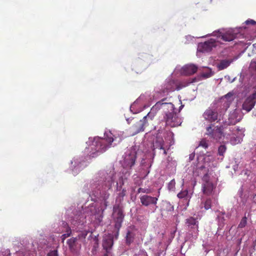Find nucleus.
Instances as JSON below:
<instances>
[{
  "label": "nucleus",
  "instance_id": "nucleus-1",
  "mask_svg": "<svg viewBox=\"0 0 256 256\" xmlns=\"http://www.w3.org/2000/svg\"><path fill=\"white\" fill-rule=\"evenodd\" d=\"M114 140V135L110 132H106L104 138H90L88 149L90 150V156L94 158L106 152L112 146Z\"/></svg>",
  "mask_w": 256,
  "mask_h": 256
},
{
  "label": "nucleus",
  "instance_id": "nucleus-2",
  "mask_svg": "<svg viewBox=\"0 0 256 256\" xmlns=\"http://www.w3.org/2000/svg\"><path fill=\"white\" fill-rule=\"evenodd\" d=\"M224 106H218L214 108H208L202 114L204 119L210 122H220L222 118V116L226 112Z\"/></svg>",
  "mask_w": 256,
  "mask_h": 256
},
{
  "label": "nucleus",
  "instance_id": "nucleus-3",
  "mask_svg": "<svg viewBox=\"0 0 256 256\" xmlns=\"http://www.w3.org/2000/svg\"><path fill=\"white\" fill-rule=\"evenodd\" d=\"M201 216L199 214H195L193 216H190L186 220L185 224L188 235L193 240H196L198 234V220Z\"/></svg>",
  "mask_w": 256,
  "mask_h": 256
},
{
  "label": "nucleus",
  "instance_id": "nucleus-4",
  "mask_svg": "<svg viewBox=\"0 0 256 256\" xmlns=\"http://www.w3.org/2000/svg\"><path fill=\"white\" fill-rule=\"evenodd\" d=\"M154 116V114L150 112L143 118L142 120H140L134 124L132 127V135L134 136L141 132L144 131L145 128L152 123Z\"/></svg>",
  "mask_w": 256,
  "mask_h": 256
},
{
  "label": "nucleus",
  "instance_id": "nucleus-5",
  "mask_svg": "<svg viewBox=\"0 0 256 256\" xmlns=\"http://www.w3.org/2000/svg\"><path fill=\"white\" fill-rule=\"evenodd\" d=\"M172 106H173L171 103H170ZM172 108H173L172 107ZM163 120L165 122V124L163 126V128L166 126H169L170 127H175L178 126L180 124V120L178 116H176V114L174 112V108L172 109L171 112H166L164 116Z\"/></svg>",
  "mask_w": 256,
  "mask_h": 256
},
{
  "label": "nucleus",
  "instance_id": "nucleus-6",
  "mask_svg": "<svg viewBox=\"0 0 256 256\" xmlns=\"http://www.w3.org/2000/svg\"><path fill=\"white\" fill-rule=\"evenodd\" d=\"M206 134L210 136V138L219 140L224 136L223 127L214 126V124H210L206 128Z\"/></svg>",
  "mask_w": 256,
  "mask_h": 256
},
{
  "label": "nucleus",
  "instance_id": "nucleus-7",
  "mask_svg": "<svg viewBox=\"0 0 256 256\" xmlns=\"http://www.w3.org/2000/svg\"><path fill=\"white\" fill-rule=\"evenodd\" d=\"M238 34L235 32L234 30L230 29L226 30H218L214 32L212 36H216L224 42H230L238 37Z\"/></svg>",
  "mask_w": 256,
  "mask_h": 256
},
{
  "label": "nucleus",
  "instance_id": "nucleus-8",
  "mask_svg": "<svg viewBox=\"0 0 256 256\" xmlns=\"http://www.w3.org/2000/svg\"><path fill=\"white\" fill-rule=\"evenodd\" d=\"M124 214L122 209H113L112 214V220L114 223V227L116 230V234H118L123 222Z\"/></svg>",
  "mask_w": 256,
  "mask_h": 256
},
{
  "label": "nucleus",
  "instance_id": "nucleus-9",
  "mask_svg": "<svg viewBox=\"0 0 256 256\" xmlns=\"http://www.w3.org/2000/svg\"><path fill=\"white\" fill-rule=\"evenodd\" d=\"M219 44L220 42L218 41L210 38L204 42L199 44L198 48L199 50L202 52H210L214 48L217 46Z\"/></svg>",
  "mask_w": 256,
  "mask_h": 256
},
{
  "label": "nucleus",
  "instance_id": "nucleus-10",
  "mask_svg": "<svg viewBox=\"0 0 256 256\" xmlns=\"http://www.w3.org/2000/svg\"><path fill=\"white\" fill-rule=\"evenodd\" d=\"M56 230L58 233L59 234L64 233L61 236V238L62 242H64L66 238L70 236L72 232L69 226L68 223L64 221H62L60 223V225Z\"/></svg>",
  "mask_w": 256,
  "mask_h": 256
},
{
  "label": "nucleus",
  "instance_id": "nucleus-11",
  "mask_svg": "<svg viewBox=\"0 0 256 256\" xmlns=\"http://www.w3.org/2000/svg\"><path fill=\"white\" fill-rule=\"evenodd\" d=\"M256 102V88L254 92L246 98L242 104V108L247 112H250L254 107Z\"/></svg>",
  "mask_w": 256,
  "mask_h": 256
},
{
  "label": "nucleus",
  "instance_id": "nucleus-12",
  "mask_svg": "<svg viewBox=\"0 0 256 256\" xmlns=\"http://www.w3.org/2000/svg\"><path fill=\"white\" fill-rule=\"evenodd\" d=\"M170 147L165 146L164 142L162 137H156L153 144L152 150L154 152L156 149L163 150V153L164 156L167 154V151L169 150Z\"/></svg>",
  "mask_w": 256,
  "mask_h": 256
},
{
  "label": "nucleus",
  "instance_id": "nucleus-13",
  "mask_svg": "<svg viewBox=\"0 0 256 256\" xmlns=\"http://www.w3.org/2000/svg\"><path fill=\"white\" fill-rule=\"evenodd\" d=\"M202 180L204 181L202 184V190L204 193L207 195L210 194L215 186L212 182L208 180L207 176H204L203 177Z\"/></svg>",
  "mask_w": 256,
  "mask_h": 256
},
{
  "label": "nucleus",
  "instance_id": "nucleus-14",
  "mask_svg": "<svg viewBox=\"0 0 256 256\" xmlns=\"http://www.w3.org/2000/svg\"><path fill=\"white\" fill-rule=\"evenodd\" d=\"M78 238H72L67 240L69 248L72 252L77 253L80 248L81 244L77 242Z\"/></svg>",
  "mask_w": 256,
  "mask_h": 256
},
{
  "label": "nucleus",
  "instance_id": "nucleus-15",
  "mask_svg": "<svg viewBox=\"0 0 256 256\" xmlns=\"http://www.w3.org/2000/svg\"><path fill=\"white\" fill-rule=\"evenodd\" d=\"M136 158V152L132 150L124 158V162L127 166L132 168L134 164Z\"/></svg>",
  "mask_w": 256,
  "mask_h": 256
},
{
  "label": "nucleus",
  "instance_id": "nucleus-16",
  "mask_svg": "<svg viewBox=\"0 0 256 256\" xmlns=\"http://www.w3.org/2000/svg\"><path fill=\"white\" fill-rule=\"evenodd\" d=\"M158 198L156 197H152L147 195H144L140 198V202L142 204L145 206H148L150 204H156Z\"/></svg>",
  "mask_w": 256,
  "mask_h": 256
},
{
  "label": "nucleus",
  "instance_id": "nucleus-17",
  "mask_svg": "<svg viewBox=\"0 0 256 256\" xmlns=\"http://www.w3.org/2000/svg\"><path fill=\"white\" fill-rule=\"evenodd\" d=\"M198 70V66L194 64H189L182 68V72L186 75H192Z\"/></svg>",
  "mask_w": 256,
  "mask_h": 256
},
{
  "label": "nucleus",
  "instance_id": "nucleus-18",
  "mask_svg": "<svg viewBox=\"0 0 256 256\" xmlns=\"http://www.w3.org/2000/svg\"><path fill=\"white\" fill-rule=\"evenodd\" d=\"M113 175V174H112L108 176L106 178V180L102 186L104 190H108L111 188L112 185L114 182Z\"/></svg>",
  "mask_w": 256,
  "mask_h": 256
},
{
  "label": "nucleus",
  "instance_id": "nucleus-19",
  "mask_svg": "<svg viewBox=\"0 0 256 256\" xmlns=\"http://www.w3.org/2000/svg\"><path fill=\"white\" fill-rule=\"evenodd\" d=\"M232 62V59L221 60L218 64V70H222L227 68Z\"/></svg>",
  "mask_w": 256,
  "mask_h": 256
},
{
  "label": "nucleus",
  "instance_id": "nucleus-20",
  "mask_svg": "<svg viewBox=\"0 0 256 256\" xmlns=\"http://www.w3.org/2000/svg\"><path fill=\"white\" fill-rule=\"evenodd\" d=\"M218 202L216 199L214 198H207L204 202V208H211L212 207H216Z\"/></svg>",
  "mask_w": 256,
  "mask_h": 256
},
{
  "label": "nucleus",
  "instance_id": "nucleus-21",
  "mask_svg": "<svg viewBox=\"0 0 256 256\" xmlns=\"http://www.w3.org/2000/svg\"><path fill=\"white\" fill-rule=\"evenodd\" d=\"M112 245L113 239L111 236L104 238L102 242V246L104 249L107 250L111 248Z\"/></svg>",
  "mask_w": 256,
  "mask_h": 256
},
{
  "label": "nucleus",
  "instance_id": "nucleus-22",
  "mask_svg": "<svg viewBox=\"0 0 256 256\" xmlns=\"http://www.w3.org/2000/svg\"><path fill=\"white\" fill-rule=\"evenodd\" d=\"M188 191L187 190H184L183 191H181L180 192L177 196L179 198H183L184 200L186 202V206H188Z\"/></svg>",
  "mask_w": 256,
  "mask_h": 256
},
{
  "label": "nucleus",
  "instance_id": "nucleus-23",
  "mask_svg": "<svg viewBox=\"0 0 256 256\" xmlns=\"http://www.w3.org/2000/svg\"><path fill=\"white\" fill-rule=\"evenodd\" d=\"M104 209H98L96 213L94 214V218L97 220L98 223H100L102 221L103 218L102 214Z\"/></svg>",
  "mask_w": 256,
  "mask_h": 256
},
{
  "label": "nucleus",
  "instance_id": "nucleus-24",
  "mask_svg": "<svg viewBox=\"0 0 256 256\" xmlns=\"http://www.w3.org/2000/svg\"><path fill=\"white\" fill-rule=\"evenodd\" d=\"M247 224V218L246 216L242 218L238 226V228H242L246 226Z\"/></svg>",
  "mask_w": 256,
  "mask_h": 256
},
{
  "label": "nucleus",
  "instance_id": "nucleus-25",
  "mask_svg": "<svg viewBox=\"0 0 256 256\" xmlns=\"http://www.w3.org/2000/svg\"><path fill=\"white\" fill-rule=\"evenodd\" d=\"M226 150V147L225 145H220L218 148V154L220 156H224V154Z\"/></svg>",
  "mask_w": 256,
  "mask_h": 256
},
{
  "label": "nucleus",
  "instance_id": "nucleus-26",
  "mask_svg": "<svg viewBox=\"0 0 256 256\" xmlns=\"http://www.w3.org/2000/svg\"><path fill=\"white\" fill-rule=\"evenodd\" d=\"M216 212L218 218L219 220L220 221L221 220L222 222H223V221L224 220V216L226 215L225 212L222 211L220 212V210H217Z\"/></svg>",
  "mask_w": 256,
  "mask_h": 256
},
{
  "label": "nucleus",
  "instance_id": "nucleus-27",
  "mask_svg": "<svg viewBox=\"0 0 256 256\" xmlns=\"http://www.w3.org/2000/svg\"><path fill=\"white\" fill-rule=\"evenodd\" d=\"M133 235L132 232H128L126 234V243L130 244L133 241Z\"/></svg>",
  "mask_w": 256,
  "mask_h": 256
},
{
  "label": "nucleus",
  "instance_id": "nucleus-28",
  "mask_svg": "<svg viewBox=\"0 0 256 256\" xmlns=\"http://www.w3.org/2000/svg\"><path fill=\"white\" fill-rule=\"evenodd\" d=\"M249 68L250 70H254L256 72V58H253L252 60Z\"/></svg>",
  "mask_w": 256,
  "mask_h": 256
},
{
  "label": "nucleus",
  "instance_id": "nucleus-29",
  "mask_svg": "<svg viewBox=\"0 0 256 256\" xmlns=\"http://www.w3.org/2000/svg\"><path fill=\"white\" fill-rule=\"evenodd\" d=\"M199 146L206 149L208 148V144L205 139H202L200 142Z\"/></svg>",
  "mask_w": 256,
  "mask_h": 256
},
{
  "label": "nucleus",
  "instance_id": "nucleus-30",
  "mask_svg": "<svg viewBox=\"0 0 256 256\" xmlns=\"http://www.w3.org/2000/svg\"><path fill=\"white\" fill-rule=\"evenodd\" d=\"M151 192V190L149 188H140L138 190V193H146L150 194Z\"/></svg>",
  "mask_w": 256,
  "mask_h": 256
},
{
  "label": "nucleus",
  "instance_id": "nucleus-31",
  "mask_svg": "<svg viewBox=\"0 0 256 256\" xmlns=\"http://www.w3.org/2000/svg\"><path fill=\"white\" fill-rule=\"evenodd\" d=\"M175 185H176V182H175V180L174 179H173L168 183V188L170 190H173L175 187Z\"/></svg>",
  "mask_w": 256,
  "mask_h": 256
},
{
  "label": "nucleus",
  "instance_id": "nucleus-32",
  "mask_svg": "<svg viewBox=\"0 0 256 256\" xmlns=\"http://www.w3.org/2000/svg\"><path fill=\"white\" fill-rule=\"evenodd\" d=\"M46 256H58V250H51L46 254Z\"/></svg>",
  "mask_w": 256,
  "mask_h": 256
},
{
  "label": "nucleus",
  "instance_id": "nucleus-33",
  "mask_svg": "<svg viewBox=\"0 0 256 256\" xmlns=\"http://www.w3.org/2000/svg\"><path fill=\"white\" fill-rule=\"evenodd\" d=\"M88 234L87 232H82L80 234H78V238L80 239V238H85Z\"/></svg>",
  "mask_w": 256,
  "mask_h": 256
},
{
  "label": "nucleus",
  "instance_id": "nucleus-34",
  "mask_svg": "<svg viewBox=\"0 0 256 256\" xmlns=\"http://www.w3.org/2000/svg\"><path fill=\"white\" fill-rule=\"evenodd\" d=\"M0 254L2 256H10V250H6L2 252V254Z\"/></svg>",
  "mask_w": 256,
  "mask_h": 256
},
{
  "label": "nucleus",
  "instance_id": "nucleus-35",
  "mask_svg": "<svg viewBox=\"0 0 256 256\" xmlns=\"http://www.w3.org/2000/svg\"><path fill=\"white\" fill-rule=\"evenodd\" d=\"M245 22L246 24L256 25V22L252 20H248Z\"/></svg>",
  "mask_w": 256,
  "mask_h": 256
},
{
  "label": "nucleus",
  "instance_id": "nucleus-36",
  "mask_svg": "<svg viewBox=\"0 0 256 256\" xmlns=\"http://www.w3.org/2000/svg\"><path fill=\"white\" fill-rule=\"evenodd\" d=\"M202 76L204 78H209V77H210L211 76V74H210V72H203V73L202 74Z\"/></svg>",
  "mask_w": 256,
  "mask_h": 256
},
{
  "label": "nucleus",
  "instance_id": "nucleus-37",
  "mask_svg": "<svg viewBox=\"0 0 256 256\" xmlns=\"http://www.w3.org/2000/svg\"><path fill=\"white\" fill-rule=\"evenodd\" d=\"M126 194V190L123 189L122 191L119 194V196L120 197H124Z\"/></svg>",
  "mask_w": 256,
  "mask_h": 256
},
{
  "label": "nucleus",
  "instance_id": "nucleus-38",
  "mask_svg": "<svg viewBox=\"0 0 256 256\" xmlns=\"http://www.w3.org/2000/svg\"><path fill=\"white\" fill-rule=\"evenodd\" d=\"M165 100H166V98H163L162 100L161 101L158 102H156V104L155 105V106H160V105L164 104V103H162V102H164Z\"/></svg>",
  "mask_w": 256,
  "mask_h": 256
},
{
  "label": "nucleus",
  "instance_id": "nucleus-39",
  "mask_svg": "<svg viewBox=\"0 0 256 256\" xmlns=\"http://www.w3.org/2000/svg\"><path fill=\"white\" fill-rule=\"evenodd\" d=\"M139 256H148L146 252L142 251L139 254Z\"/></svg>",
  "mask_w": 256,
  "mask_h": 256
},
{
  "label": "nucleus",
  "instance_id": "nucleus-40",
  "mask_svg": "<svg viewBox=\"0 0 256 256\" xmlns=\"http://www.w3.org/2000/svg\"><path fill=\"white\" fill-rule=\"evenodd\" d=\"M165 89H166V90H163L164 92H168L170 89V88L169 86H166V87Z\"/></svg>",
  "mask_w": 256,
  "mask_h": 256
},
{
  "label": "nucleus",
  "instance_id": "nucleus-41",
  "mask_svg": "<svg viewBox=\"0 0 256 256\" xmlns=\"http://www.w3.org/2000/svg\"><path fill=\"white\" fill-rule=\"evenodd\" d=\"M79 163H80V164H78V166H78V168H79V170H80L82 169V168H81V167H82V166H80V164H81V162H80Z\"/></svg>",
  "mask_w": 256,
  "mask_h": 256
},
{
  "label": "nucleus",
  "instance_id": "nucleus-42",
  "mask_svg": "<svg viewBox=\"0 0 256 256\" xmlns=\"http://www.w3.org/2000/svg\"><path fill=\"white\" fill-rule=\"evenodd\" d=\"M196 82L195 79H194L192 82Z\"/></svg>",
  "mask_w": 256,
  "mask_h": 256
},
{
  "label": "nucleus",
  "instance_id": "nucleus-43",
  "mask_svg": "<svg viewBox=\"0 0 256 256\" xmlns=\"http://www.w3.org/2000/svg\"><path fill=\"white\" fill-rule=\"evenodd\" d=\"M255 26H256V25H255Z\"/></svg>",
  "mask_w": 256,
  "mask_h": 256
}]
</instances>
